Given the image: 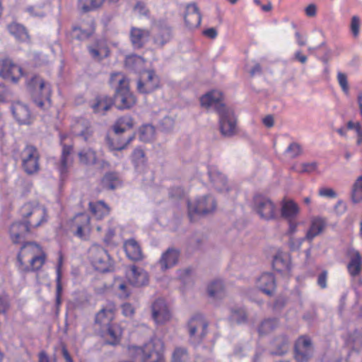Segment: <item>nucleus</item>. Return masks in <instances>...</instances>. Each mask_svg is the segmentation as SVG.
Returning <instances> with one entry per match:
<instances>
[{
    "instance_id": "obj_17",
    "label": "nucleus",
    "mask_w": 362,
    "mask_h": 362,
    "mask_svg": "<svg viewBox=\"0 0 362 362\" xmlns=\"http://www.w3.org/2000/svg\"><path fill=\"white\" fill-rule=\"evenodd\" d=\"M151 316L157 325H163L170 320L171 314L165 300L158 298L153 303Z\"/></svg>"
},
{
    "instance_id": "obj_22",
    "label": "nucleus",
    "mask_w": 362,
    "mask_h": 362,
    "mask_svg": "<svg viewBox=\"0 0 362 362\" xmlns=\"http://www.w3.org/2000/svg\"><path fill=\"white\" fill-rule=\"evenodd\" d=\"M180 251L175 247L168 248L158 260L162 271H165L175 266L179 261Z\"/></svg>"
},
{
    "instance_id": "obj_16",
    "label": "nucleus",
    "mask_w": 362,
    "mask_h": 362,
    "mask_svg": "<svg viewBox=\"0 0 362 362\" xmlns=\"http://www.w3.org/2000/svg\"><path fill=\"white\" fill-rule=\"evenodd\" d=\"M159 78L153 71L148 70L143 73L137 83V90L141 93H150L159 86Z\"/></svg>"
},
{
    "instance_id": "obj_34",
    "label": "nucleus",
    "mask_w": 362,
    "mask_h": 362,
    "mask_svg": "<svg viewBox=\"0 0 362 362\" xmlns=\"http://www.w3.org/2000/svg\"><path fill=\"white\" fill-rule=\"evenodd\" d=\"M347 269L352 276H356L361 273L362 269V257L358 251L353 250Z\"/></svg>"
},
{
    "instance_id": "obj_46",
    "label": "nucleus",
    "mask_w": 362,
    "mask_h": 362,
    "mask_svg": "<svg viewBox=\"0 0 362 362\" xmlns=\"http://www.w3.org/2000/svg\"><path fill=\"white\" fill-rule=\"evenodd\" d=\"M351 199L354 204L362 202V175L357 177L351 186Z\"/></svg>"
},
{
    "instance_id": "obj_12",
    "label": "nucleus",
    "mask_w": 362,
    "mask_h": 362,
    "mask_svg": "<svg viewBox=\"0 0 362 362\" xmlns=\"http://www.w3.org/2000/svg\"><path fill=\"white\" fill-rule=\"evenodd\" d=\"M216 203L211 195H205L199 198L194 203L188 202V216L191 221L195 214L206 215L216 209Z\"/></svg>"
},
{
    "instance_id": "obj_42",
    "label": "nucleus",
    "mask_w": 362,
    "mask_h": 362,
    "mask_svg": "<svg viewBox=\"0 0 362 362\" xmlns=\"http://www.w3.org/2000/svg\"><path fill=\"white\" fill-rule=\"evenodd\" d=\"M78 156L80 163L86 165H93L98 160L96 152L90 148L82 149Z\"/></svg>"
},
{
    "instance_id": "obj_40",
    "label": "nucleus",
    "mask_w": 362,
    "mask_h": 362,
    "mask_svg": "<svg viewBox=\"0 0 362 362\" xmlns=\"http://www.w3.org/2000/svg\"><path fill=\"white\" fill-rule=\"evenodd\" d=\"M207 293L209 296L214 300L223 298L224 296V285L223 281L216 280L210 283L207 286Z\"/></svg>"
},
{
    "instance_id": "obj_10",
    "label": "nucleus",
    "mask_w": 362,
    "mask_h": 362,
    "mask_svg": "<svg viewBox=\"0 0 362 362\" xmlns=\"http://www.w3.org/2000/svg\"><path fill=\"white\" fill-rule=\"evenodd\" d=\"M253 210L264 220L269 221L276 217V206L267 197L257 194L253 197Z\"/></svg>"
},
{
    "instance_id": "obj_5",
    "label": "nucleus",
    "mask_w": 362,
    "mask_h": 362,
    "mask_svg": "<svg viewBox=\"0 0 362 362\" xmlns=\"http://www.w3.org/2000/svg\"><path fill=\"white\" fill-rule=\"evenodd\" d=\"M20 214L26 224L33 228H37L48 221L46 207L36 201L25 203L20 209Z\"/></svg>"
},
{
    "instance_id": "obj_24",
    "label": "nucleus",
    "mask_w": 362,
    "mask_h": 362,
    "mask_svg": "<svg viewBox=\"0 0 362 362\" xmlns=\"http://www.w3.org/2000/svg\"><path fill=\"white\" fill-rule=\"evenodd\" d=\"M73 151V146L62 144V151L60 160L57 163V168L60 173L62 179L66 177L68 169L72 163V160L70 158L71 153Z\"/></svg>"
},
{
    "instance_id": "obj_44",
    "label": "nucleus",
    "mask_w": 362,
    "mask_h": 362,
    "mask_svg": "<svg viewBox=\"0 0 362 362\" xmlns=\"http://www.w3.org/2000/svg\"><path fill=\"white\" fill-rule=\"evenodd\" d=\"M105 0H78V8L83 13L95 11L101 8Z\"/></svg>"
},
{
    "instance_id": "obj_55",
    "label": "nucleus",
    "mask_w": 362,
    "mask_h": 362,
    "mask_svg": "<svg viewBox=\"0 0 362 362\" xmlns=\"http://www.w3.org/2000/svg\"><path fill=\"white\" fill-rule=\"evenodd\" d=\"M175 121L168 116L163 117L160 122V127L163 131L170 132L174 128Z\"/></svg>"
},
{
    "instance_id": "obj_39",
    "label": "nucleus",
    "mask_w": 362,
    "mask_h": 362,
    "mask_svg": "<svg viewBox=\"0 0 362 362\" xmlns=\"http://www.w3.org/2000/svg\"><path fill=\"white\" fill-rule=\"evenodd\" d=\"M76 218L78 221L75 235L81 239H86L90 230V218L87 215L81 214Z\"/></svg>"
},
{
    "instance_id": "obj_33",
    "label": "nucleus",
    "mask_w": 362,
    "mask_h": 362,
    "mask_svg": "<svg viewBox=\"0 0 362 362\" xmlns=\"http://www.w3.org/2000/svg\"><path fill=\"white\" fill-rule=\"evenodd\" d=\"M326 227V221L320 217L313 218L311 221L310 226L308 230L305 239L311 241L313 239L320 235Z\"/></svg>"
},
{
    "instance_id": "obj_13",
    "label": "nucleus",
    "mask_w": 362,
    "mask_h": 362,
    "mask_svg": "<svg viewBox=\"0 0 362 362\" xmlns=\"http://www.w3.org/2000/svg\"><path fill=\"white\" fill-rule=\"evenodd\" d=\"M313 346L307 336L300 337L294 345V357L298 362H308L313 356Z\"/></svg>"
},
{
    "instance_id": "obj_38",
    "label": "nucleus",
    "mask_w": 362,
    "mask_h": 362,
    "mask_svg": "<svg viewBox=\"0 0 362 362\" xmlns=\"http://www.w3.org/2000/svg\"><path fill=\"white\" fill-rule=\"evenodd\" d=\"M89 209L97 219H102L110 213V207L103 202H89Z\"/></svg>"
},
{
    "instance_id": "obj_23",
    "label": "nucleus",
    "mask_w": 362,
    "mask_h": 362,
    "mask_svg": "<svg viewBox=\"0 0 362 362\" xmlns=\"http://www.w3.org/2000/svg\"><path fill=\"white\" fill-rule=\"evenodd\" d=\"M126 275L129 282L134 286L140 287L148 284V277L146 272L135 265L129 267Z\"/></svg>"
},
{
    "instance_id": "obj_54",
    "label": "nucleus",
    "mask_w": 362,
    "mask_h": 362,
    "mask_svg": "<svg viewBox=\"0 0 362 362\" xmlns=\"http://www.w3.org/2000/svg\"><path fill=\"white\" fill-rule=\"evenodd\" d=\"M337 81L344 93L346 95H348L349 93V87L347 76L345 74L339 71L337 74Z\"/></svg>"
},
{
    "instance_id": "obj_63",
    "label": "nucleus",
    "mask_w": 362,
    "mask_h": 362,
    "mask_svg": "<svg viewBox=\"0 0 362 362\" xmlns=\"http://www.w3.org/2000/svg\"><path fill=\"white\" fill-rule=\"evenodd\" d=\"M89 54H90L91 57L97 61H100L102 59L101 54L100 53V51L98 49L89 46L88 47Z\"/></svg>"
},
{
    "instance_id": "obj_25",
    "label": "nucleus",
    "mask_w": 362,
    "mask_h": 362,
    "mask_svg": "<svg viewBox=\"0 0 362 362\" xmlns=\"http://www.w3.org/2000/svg\"><path fill=\"white\" fill-rule=\"evenodd\" d=\"M208 173L211 182L217 191L227 192L230 189L227 178L217 169L210 168Z\"/></svg>"
},
{
    "instance_id": "obj_18",
    "label": "nucleus",
    "mask_w": 362,
    "mask_h": 362,
    "mask_svg": "<svg viewBox=\"0 0 362 362\" xmlns=\"http://www.w3.org/2000/svg\"><path fill=\"white\" fill-rule=\"evenodd\" d=\"M32 229L33 228L23 221L13 223L9 230L12 242L15 244L24 243L25 238L30 234Z\"/></svg>"
},
{
    "instance_id": "obj_3",
    "label": "nucleus",
    "mask_w": 362,
    "mask_h": 362,
    "mask_svg": "<svg viewBox=\"0 0 362 362\" xmlns=\"http://www.w3.org/2000/svg\"><path fill=\"white\" fill-rule=\"evenodd\" d=\"M110 83L115 88L113 102L119 110L130 109L136 104V97L129 90V81L124 74L112 73Z\"/></svg>"
},
{
    "instance_id": "obj_29",
    "label": "nucleus",
    "mask_w": 362,
    "mask_h": 362,
    "mask_svg": "<svg viewBox=\"0 0 362 362\" xmlns=\"http://www.w3.org/2000/svg\"><path fill=\"white\" fill-rule=\"evenodd\" d=\"M11 111L19 124H28L31 122V115L27 105L20 102L15 103L11 106Z\"/></svg>"
},
{
    "instance_id": "obj_43",
    "label": "nucleus",
    "mask_w": 362,
    "mask_h": 362,
    "mask_svg": "<svg viewBox=\"0 0 362 362\" xmlns=\"http://www.w3.org/2000/svg\"><path fill=\"white\" fill-rule=\"evenodd\" d=\"M119 134H116V137H107V143L111 151H122L124 149L127 145L134 139V136H129L125 141H122L118 138Z\"/></svg>"
},
{
    "instance_id": "obj_26",
    "label": "nucleus",
    "mask_w": 362,
    "mask_h": 362,
    "mask_svg": "<svg viewBox=\"0 0 362 362\" xmlns=\"http://www.w3.org/2000/svg\"><path fill=\"white\" fill-rule=\"evenodd\" d=\"M290 340L286 334L275 337L270 344V354L281 356L287 353L290 347Z\"/></svg>"
},
{
    "instance_id": "obj_53",
    "label": "nucleus",
    "mask_w": 362,
    "mask_h": 362,
    "mask_svg": "<svg viewBox=\"0 0 362 362\" xmlns=\"http://www.w3.org/2000/svg\"><path fill=\"white\" fill-rule=\"evenodd\" d=\"M62 274L59 267L57 269V288H56V305L58 307L62 303Z\"/></svg>"
},
{
    "instance_id": "obj_6",
    "label": "nucleus",
    "mask_w": 362,
    "mask_h": 362,
    "mask_svg": "<svg viewBox=\"0 0 362 362\" xmlns=\"http://www.w3.org/2000/svg\"><path fill=\"white\" fill-rule=\"evenodd\" d=\"M27 86L30 89L35 104L44 109L46 103H50L51 88L49 84L39 76H33L28 81Z\"/></svg>"
},
{
    "instance_id": "obj_49",
    "label": "nucleus",
    "mask_w": 362,
    "mask_h": 362,
    "mask_svg": "<svg viewBox=\"0 0 362 362\" xmlns=\"http://www.w3.org/2000/svg\"><path fill=\"white\" fill-rule=\"evenodd\" d=\"M230 319L238 324L246 323L247 313L244 308H234L231 309Z\"/></svg>"
},
{
    "instance_id": "obj_64",
    "label": "nucleus",
    "mask_w": 362,
    "mask_h": 362,
    "mask_svg": "<svg viewBox=\"0 0 362 362\" xmlns=\"http://www.w3.org/2000/svg\"><path fill=\"white\" fill-rule=\"evenodd\" d=\"M141 61V58L138 56H132L126 59L125 64L131 69H134V64L139 63Z\"/></svg>"
},
{
    "instance_id": "obj_50",
    "label": "nucleus",
    "mask_w": 362,
    "mask_h": 362,
    "mask_svg": "<svg viewBox=\"0 0 362 362\" xmlns=\"http://www.w3.org/2000/svg\"><path fill=\"white\" fill-rule=\"evenodd\" d=\"M156 130L151 124L143 125L139 130L140 139L144 142L151 141L155 136Z\"/></svg>"
},
{
    "instance_id": "obj_4",
    "label": "nucleus",
    "mask_w": 362,
    "mask_h": 362,
    "mask_svg": "<svg viewBox=\"0 0 362 362\" xmlns=\"http://www.w3.org/2000/svg\"><path fill=\"white\" fill-rule=\"evenodd\" d=\"M164 344L158 337H152L143 346H133L129 354L139 362H165L163 354Z\"/></svg>"
},
{
    "instance_id": "obj_52",
    "label": "nucleus",
    "mask_w": 362,
    "mask_h": 362,
    "mask_svg": "<svg viewBox=\"0 0 362 362\" xmlns=\"http://www.w3.org/2000/svg\"><path fill=\"white\" fill-rule=\"evenodd\" d=\"M189 354L186 348L176 347L172 355V362H188Z\"/></svg>"
},
{
    "instance_id": "obj_37",
    "label": "nucleus",
    "mask_w": 362,
    "mask_h": 362,
    "mask_svg": "<svg viewBox=\"0 0 362 362\" xmlns=\"http://www.w3.org/2000/svg\"><path fill=\"white\" fill-rule=\"evenodd\" d=\"M273 268L279 272H284L290 269V258L286 253H278L272 262Z\"/></svg>"
},
{
    "instance_id": "obj_14",
    "label": "nucleus",
    "mask_w": 362,
    "mask_h": 362,
    "mask_svg": "<svg viewBox=\"0 0 362 362\" xmlns=\"http://www.w3.org/2000/svg\"><path fill=\"white\" fill-rule=\"evenodd\" d=\"M23 76L22 69L14 64L11 59H5L0 61V77L17 83Z\"/></svg>"
},
{
    "instance_id": "obj_7",
    "label": "nucleus",
    "mask_w": 362,
    "mask_h": 362,
    "mask_svg": "<svg viewBox=\"0 0 362 362\" xmlns=\"http://www.w3.org/2000/svg\"><path fill=\"white\" fill-rule=\"evenodd\" d=\"M153 44L158 47H163L173 37V28L166 18H160L152 21Z\"/></svg>"
},
{
    "instance_id": "obj_36",
    "label": "nucleus",
    "mask_w": 362,
    "mask_h": 362,
    "mask_svg": "<svg viewBox=\"0 0 362 362\" xmlns=\"http://www.w3.org/2000/svg\"><path fill=\"white\" fill-rule=\"evenodd\" d=\"M105 329L107 332V335L110 337V338L107 340V344L112 346L119 344L122 334L121 327L117 324L112 323L111 325L103 328V330Z\"/></svg>"
},
{
    "instance_id": "obj_19",
    "label": "nucleus",
    "mask_w": 362,
    "mask_h": 362,
    "mask_svg": "<svg viewBox=\"0 0 362 362\" xmlns=\"http://www.w3.org/2000/svg\"><path fill=\"white\" fill-rule=\"evenodd\" d=\"M256 286L263 293L272 296L276 291V279L273 274L262 273L256 280Z\"/></svg>"
},
{
    "instance_id": "obj_15",
    "label": "nucleus",
    "mask_w": 362,
    "mask_h": 362,
    "mask_svg": "<svg viewBox=\"0 0 362 362\" xmlns=\"http://www.w3.org/2000/svg\"><path fill=\"white\" fill-rule=\"evenodd\" d=\"M94 31L95 23L93 20H90L87 23H81L78 25H72L67 33V37L71 41L74 40L83 41L89 38Z\"/></svg>"
},
{
    "instance_id": "obj_35",
    "label": "nucleus",
    "mask_w": 362,
    "mask_h": 362,
    "mask_svg": "<svg viewBox=\"0 0 362 362\" xmlns=\"http://www.w3.org/2000/svg\"><path fill=\"white\" fill-rule=\"evenodd\" d=\"M9 33L20 42H27L30 39L26 28L21 24L11 23L8 25Z\"/></svg>"
},
{
    "instance_id": "obj_11",
    "label": "nucleus",
    "mask_w": 362,
    "mask_h": 362,
    "mask_svg": "<svg viewBox=\"0 0 362 362\" xmlns=\"http://www.w3.org/2000/svg\"><path fill=\"white\" fill-rule=\"evenodd\" d=\"M22 168L28 175H33L40 170V153L36 147L27 145L21 153Z\"/></svg>"
},
{
    "instance_id": "obj_62",
    "label": "nucleus",
    "mask_w": 362,
    "mask_h": 362,
    "mask_svg": "<svg viewBox=\"0 0 362 362\" xmlns=\"http://www.w3.org/2000/svg\"><path fill=\"white\" fill-rule=\"evenodd\" d=\"M122 313L126 317H130L134 313V307L130 303H124L122 307Z\"/></svg>"
},
{
    "instance_id": "obj_56",
    "label": "nucleus",
    "mask_w": 362,
    "mask_h": 362,
    "mask_svg": "<svg viewBox=\"0 0 362 362\" xmlns=\"http://www.w3.org/2000/svg\"><path fill=\"white\" fill-rule=\"evenodd\" d=\"M286 153L290 154L293 158L298 157L302 153V148L298 143H291L286 149Z\"/></svg>"
},
{
    "instance_id": "obj_41",
    "label": "nucleus",
    "mask_w": 362,
    "mask_h": 362,
    "mask_svg": "<svg viewBox=\"0 0 362 362\" xmlns=\"http://www.w3.org/2000/svg\"><path fill=\"white\" fill-rule=\"evenodd\" d=\"M133 119L129 115H124L118 118L113 125L115 134H120L133 127Z\"/></svg>"
},
{
    "instance_id": "obj_9",
    "label": "nucleus",
    "mask_w": 362,
    "mask_h": 362,
    "mask_svg": "<svg viewBox=\"0 0 362 362\" xmlns=\"http://www.w3.org/2000/svg\"><path fill=\"white\" fill-rule=\"evenodd\" d=\"M208 322L200 314L194 315L188 322L189 340L192 344L201 343L207 334Z\"/></svg>"
},
{
    "instance_id": "obj_1",
    "label": "nucleus",
    "mask_w": 362,
    "mask_h": 362,
    "mask_svg": "<svg viewBox=\"0 0 362 362\" xmlns=\"http://www.w3.org/2000/svg\"><path fill=\"white\" fill-rule=\"evenodd\" d=\"M223 96L221 91L214 90L202 95L201 105L206 108L214 107L218 115L219 130L225 137H231L237 134V118L233 110L227 107L223 102Z\"/></svg>"
},
{
    "instance_id": "obj_45",
    "label": "nucleus",
    "mask_w": 362,
    "mask_h": 362,
    "mask_svg": "<svg viewBox=\"0 0 362 362\" xmlns=\"http://www.w3.org/2000/svg\"><path fill=\"white\" fill-rule=\"evenodd\" d=\"M101 184L103 188L115 189L120 184L119 175L116 172H109L103 176Z\"/></svg>"
},
{
    "instance_id": "obj_21",
    "label": "nucleus",
    "mask_w": 362,
    "mask_h": 362,
    "mask_svg": "<svg viewBox=\"0 0 362 362\" xmlns=\"http://www.w3.org/2000/svg\"><path fill=\"white\" fill-rule=\"evenodd\" d=\"M184 20L186 27L189 30L197 28L200 25L202 16L195 3L189 4L186 6Z\"/></svg>"
},
{
    "instance_id": "obj_20",
    "label": "nucleus",
    "mask_w": 362,
    "mask_h": 362,
    "mask_svg": "<svg viewBox=\"0 0 362 362\" xmlns=\"http://www.w3.org/2000/svg\"><path fill=\"white\" fill-rule=\"evenodd\" d=\"M71 132L74 136L82 138L85 141H88L93 134L90 122L83 117L75 120L71 125Z\"/></svg>"
},
{
    "instance_id": "obj_60",
    "label": "nucleus",
    "mask_w": 362,
    "mask_h": 362,
    "mask_svg": "<svg viewBox=\"0 0 362 362\" xmlns=\"http://www.w3.org/2000/svg\"><path fill=\"white\" fill-rule=\"evenodd\" d=\"M26 11L33 16L43 17L45 16V12L40 8L35 6H29L26 8Z\"/></svg>"
},
{
    "instance_id": "obj_57",
    "label": "nucleus",
    "mask_w": 362,
    "mask_h": 362,
    "mask_svg": "<svg viewBox=\"0 0 362 362\" xmlns=\"http://www.w3.org/2000/svg\"><path fill=\"white\" fill-rule=\"evenodd\" d=\"M360 20L358 16H353L351 22V30L354 37H356L359 33Z\"/></svg>"
},
{
    "instance_id": "obj_2",
    "label": "nucleus",
    "mask_w": 362,
    "mask_h": 362,
    "mask_svg": "<svg viewBox=\"0 0 362 362\" xmlns=\"http://www.w3.org/2000/svg\"><path fill=\"white\" fill-rule=\"evenodd\" d=\"M17 259L18 270L26 274L39 270L45 262V255L36 243L24 242Z\"/></svg>"
},
{
    "instance_id": "obj_27",
    "label": "nucleus",
    "mask_w": 362,
    "mask_h": 362,
    "mask_svg": "<svg viewBox=\"0 0 362 362\" xmlns=\"http://www.w3.org/2000/svg\"><path fill=\"white\" fill-rule=\"evenodd\" d=\"M114 104L113 99L106 95L95 97L91 103L90 107L93 112L100 115H105Z\"/></svg>"
},
{
    "instance_id": "obj_8",
    "label": "nucleus",
    "mask_w": 362,
    "mask_h": 362,
    "mask_svg": "<svg viewBox=\"0 0 362 362\" xmlns=\"http://www.w3.org/2000/svg\"><path fill=\"white\" fill-rule=\"evenodd\" d=\"M88 258L94 268L100 272H110L112 267L107 250L98 245H93L89 248Z\"/></svg>"
},
{
    "instance_id": "obj_59",
    "label": "nucleus",
    "mask_w": 362,
    "mask_h": 362,
    "mask_svg": "<svg viewBox=\"0 0 362 362\" xmlns=\"http://www.w3.org/2000/svg\"><path fill=\"white\" fill-rule=\"evenodd\" d=\"M319 195L321 197L335 198L337 197V193L331 188L322 187L319 190Z\"/></svg>"
},
{
    "instance_id": "obj_48",
    "label": "nucleus",
    "mask_w": 362,
    "mask_h": 362,
    "mask_svg": "<svg viewBox=\"0 0 362 362\" xmlns=\"http://www.w3.org/2000/svg\"><path fill=\"white\" fill-rule=\"evenodd\" d=\"M132 161L137 171H142L146 165V160L142 149L136 148L132 154Z\"/></svg>"
},
{
    "instance_id": "obj_32",
    "label": "nucleus",
    "mask_w": 362,
    "mask_h": 362,
    "mask_svg": "<svg viewBox=\"0 0 362 362\" xmlns=\"http://www.w3.org/2000/svg\"><path fill=\"white\" fill-rule=\"evenodd\" d=\"M299 212L298 204L293 200H283L281 203V215L286 220L296 219Z\"/></svg>"
},
{
    "instance_id": "obj_61",
    "label": "nucleus",
    "mask_w": 362,
    "mask_h": 362,
    "mask_svg": "<svg viewBox=\"0 0 362 362\" xmlns=\"http://www.w3.org/2000/svg\"><path fill=\"white\" fill-rule=\"evenodd\" d=\"M327 271H323L318 276L317 284L322 288H325L327 287Z\"/></svg>"
},
{
    "instance_id": "obj_58",
    "label": "nucleus",
    "mask_w": 362,
    "mask_h": 362,
    "mask_svg": "<svg viewBox=\"0 0 362 362\" xmlns=\"http://www.w3.org/2000/svg\"><path fill=\"white\" fill-rule=\"evenodd\" d=\"M134 10L137 11L140 15L148 16L150 11L147 8L145 3L143 1H138L134 6Z\"/></svg>"
},
{
    "instance_id": "obj_30",
    "label": "nucleus",
    "mask_w": 362,
    "mask_h": 362,
    "mask_svg": "<svg viewBox=\"0 0 362 362\" xmlns=\"http://www.w3.org/2000/svg\"><path fill=\"white\" fill-rule=\"evenodd\" d=\"M151 33L148 30L138 28H132L130 31V40L134 48L140 49L148 41Z\"/></svg>"
},
{
    "instance_id": "obj_28",
    "label": "nucleus",
    "mask_w": 362,
    "mask_h": 362,
    "mask_svg": "<svg viewBox=\"0 0 362 362\" xmlns=\"http://www.w3.org/2000/svg\"><path fill=\"white\" fill-rule=\"evenodd\" d=\"M114 305H108L106 308H102L95 317V324L98 325L101 329L112 324L115 316Z\"/></svg>"
},
{
    "instance_id": "obj_51",
    "label": "nucleus",
    "mask_w": 362,
    "mask_h": 362,
    "mask_svg": "<svg viewBox=\"0 0 362 362\" xmlns=\"http://www.w3.org/2000/svg\"><path fill=\"white\" fill-rule=\"evenodd\" d=\"M318 167L317 162L303 163L298 165H293L292 169L298 173H311L315 172Z\"/></svg>"
},
{
    "instance_id": "obj_31",
    "label": "nucleus",
    "mask_w": 362,
    "mask_h": 362,
    "mask_svg": "<svg viewBox=\"0 0 362 362\" xmlns=\"http://www.w3.org/2000/svg\"><path fill=\"white\" fill-rule=\"evenodd\" d=\"M124 247L127 257L133 261L141 260L144 257L141 248L134 239H129L124 242Z\"/></svg>"
},
{
    "instance_id": "obj_47",
    "label": "nucleus",
    "mask_w": 362,
    "mask_h": 362,
    "mask_svg": "<svg viewBox=\"0 0 362 362\" xmlns=\"http://www.w3.org/2000/svg\"><path fill=\"white\" fill-rule=\"evenodd\" d=\"M279 325L277 318H267L262 321L259 327L258 332L259 334H267L274 330Z\"/></svg>"
}]
</instances>
